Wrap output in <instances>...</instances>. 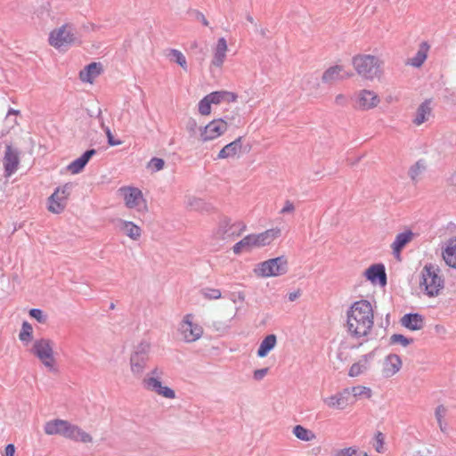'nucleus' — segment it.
Masks as SVG:
<instances>
[{
    "instance_id": "obj_20",
    "label": "nucleus",
    "mask_w": 456,
    "mask_h": 456,
    "mask_svg": "<svg viewBox=\"0 0 456 456\" xmlns=\"http://www.w3.org/2000/svg\"><path fill=\"white\" fill-rule=\"evenodd\" d=\"M227 51L228 45L226 39L224 37L218 38L216 45L213 49L211 65L216 68H221L225 61Z\"/></svg>"
},
{
    "instance_id": "obj_41",
    "label": "nucleus",
    "mask_w": 456,
    "mask_h": 456,
    "mask_svg": "<svg viewBox=\"0 0 456 456\" xmlns=\"http://www.w3.org/2000/svg\"><path fill=\"white\" fill-rule=\"evenodd\" d=\"M97 118H98V119L100 121L101 127L102 128V130L106 134L109 145H110V146L120 145L121 144V141L120 140H116L113 137V135H112L110 128L104 124V120H103V118L102 116V110H101L98 112Z\"/></svg>"
},
{
    "instance_id": "obj_55",
    "label": "nucleus",
    "mask_w": 456,
    "mask_h": 456,
    "mask_svg": "<svg viewBox=\"0 0 456 456\" xmlns=\"http://www.w3.org/2000/svg\"><path fill=\"white\" fill-rule=\"evenodd\" d=\"M300 296V292L297 290V291H293V292H290L289 293L288 295V299L292 302V301H295L297 298H298Z\"/></svg>"
},
{
    "instance_id": "obj_26",
    "label": "nucleus",
    "mask_w": 456,
    "mask_h": 456,
    "mask_svg": "<svg viewBox=\"0 0 456 456\" xmlns=\"http://www.w3.org/2000/svg\"><path fill=\"white\" fill-rule=\"evenodd\" d=\"M117 225L124 234L133 240H139L142 235L141 227L131 221L118 219L117 221Z\"/></svg>"
},
{
    "instance_id": "obj_27",
    "label": "nucleus",
    "mask_w": 456,
    "mask_h": 456,
    "mask_svg": "<svg viewBox=\"0 0 456 456\" xmlns=\"http://www.w3.org/2000/svg\"><path fill=\"white\" fill-rule=\"evenodd\" d=\"M442 256L449 267L456 269V237L450 238L446 241Z\"/></svg>"
},
{
    "instance_id": "obj_21",
    "label": "nucleus",
    "mask_w": 456,
    "mask_h": 456,
    "mask_svg": "<svg viewBox=\"0 0 456 456\" xmlns=\"http://www.w3.org/2000/svg\"><path fill=\"white\" fill-rule=\"evenodd\" d=\"M351 77L350 73L344 70L343 66L334 65L327 69L322 77L323 83L329 84L338 80H343Z\"/></svg>"
},
{
    "instance_id": "obj_53",
    "label": "nucleus",
    "mask_w": 456,
    "mask_h": 456,
    "mask_svg": "<svg viewBox=\"0 0 456 456\" xmlns=\"http://www.w3.org/2000/svg\"><path fill=\"white\" fill-rule=\"evenodd\" d=\"M435 332L439 336H444L447 333V330L444 325L436 324L434 327Z\"/></svg>"
},
{
    "instance_id": "obj_15",
    "label": "nucleus",
    "mask_w": 456,
    "mask_h": 456,
    "mask_svg": "<svg viewBox=\"0 0 456 456\" xmlns=\"http://www.w3.org/2000/svg\"><path fill=\"white\" fill-rule=\"evenodd\" d=\"M227 127L223 118L214 119L200 129V139L203 142L215 140L224 134Z\"/></svg>"
},
{
    "instance_id": "obj_39",
    "label": "nucleus",
    "mask_w": 456,
    "mask_h": 456,
    "mask_svg": "<svg viewBox=\"0 0 456 456\" xmlns=\"http://www.w3.org/2000/svg\"><path fill=\"white\" fill-rule=\"evenodd\" d=\"M19 338L24 346H28L33 339V328L27 321L22 322Z\"/></svg>"
},
{
    "instance_id": "obj_24",
    "label": "nucleus",
    "mask_w": 456,
    "mask_h": 456,
    "mask_svg": "<svg viewBox=\"0 0 456 456\" xmlns=\"http://www.w3.org/2000/svg\"><path fill=\"white\" fill-rule=\"evenodd\" d=\"M424 317L418 313L404 314L401 319V324L410 330H419L424 327Z\"/></svg>"
},
{
    "instance_id": "obj_64",
    "label": "nucleus",
    "mask_w": 456,
    "mask_h": 456,
    "mask_svg": "<svg viewBox=\"0 0 456 456\" xmlns=\"http://www.w3.org/2000/svg\"><path fill=\"white\" fill-rule=\"evenodd\" d=\"M362 456H369L367 452H364Z\"/></svg>"
},
{
    "instance_id": "obj_50",
    "label": "nucleus",
    "mask_w": 456,
    "mask_h": 456,
    "mask_svg": "<svg viewBox=\"0 0 456 456\" xmlns=\"http://www.w3.org/2000/svg\"><path fill=\"white\" fill-rule=\"evenodd\" d=\"M334 102L338 106L346 107L348 104V98L346 95L339 94L336 95Z\"/></svg>"
},
{
    "instance_id": "obj_56",
    "label": "nucleus",
    "mask_w": 456,
    "mask_h": 456,
    "mask_svg": "<svg viewBox=\"0 0 456 456\" xmlns=\"http://www.w3.org/2000/svg\"><path fill=\"white\" fill-rule=\"evenodd\" d=\"M191 207H195L197 208H199L202 204V200H200V199H192L190 203H189Z\"/></svg>"
},
{
    "instance_id": "obj_22",
    "label": "nucleus",
    "mask_w": 456,
    "mask_h": 456,
    "mask_svg": "<svg viewBox=\"0 0 456 456\" xmlns=\"http://www.w3.org/2000/svg\"><path fill=\"white\" fill-rule=\"evenodd\" d=\"M366 278L372 283H379L382 286L387 284V274L383 265H373L365 272Z\"/></svg>"
},
{
    "instance_id": "obj_63",
    "label": "nucleus",
    "mask_w": 456,
    "mask_h": 456,
    "mask_svg": "<svg viewBox=\"0 0 456 456\" xmlns=\"http://www.w3.org/2000/svg\"><path fill=\"white\" fill-rule=\"evenodd\" d=\"M224 232H223L222 239H224Z\"/></svg>"
},
{
    "instance_id": "obj_43",
    "label": "nucleus",
    "mask_w": 456,
    "mask_h": 456,
    "mask_svg": "<svg viewBox=\"0 0 456 456\" xmlns=\"http://www.w3.org/2000/svg\"><path fill=\"white\" fill-rule=\"evenodd\" d=\"M211 104L208 95L204 96L199 102V112L203 116L209 115L211 113Z\"/></svg>"
},
{
    "instance_id": "obj_44",
    "label": "nucleus",
    "mask_w": 456,
    "mask_h": 456,
    "mask_svg": "<svg viewBox=\"0 0 456 456\" xmlns=\"http://www.w3.org/2000/svg\"><path fill=\"white\" fill-rule=\"evenodd\" d=\"M413 342L412 338H408L402 334H393L390 337V343L391 344H401L403 346L406 347L410 344Z\"/></svg>"
},
{
    "instance_id": "obj_37",
    "label": "nucleus",
    "mask_w": 456,
    "mask_h": 456,
    "mask_svg": "<svg viewBox=\"0 0 456 456\" xmlns=\"http://www.w3.org/2000/svg\"><path fill=\"white\" fill-rule=\"evenodd\" d=\"M427 165L424 159H419L409 168V176L413 183H417L419 180V176L426 170Z\"/></svg>"
},
{
    "instance_id": "obj_3",
    "label": "nucleus",
    "mask_w": 456,
    "mask_h": 456,
    "mask_svg": "<svg viewBox=\"0 0 456 456\" xmlns=\"http://www.w3.org/2000/svg\"><path fill=\"white\" fill-rule=\"evenodd\" d=\"M440 273V268L433 264H427L421 271L419 287L429 297L438 296L444 287V280Z\"/></svg>"
},
{
    "instance_id": "obj_61",
    "label": "nucleus",
    "mask_w": 456,
    "mask_h": 456,
    "mask_svg": "<svg viewBox=\"0 0 456 456\" xmlns=\"http://www.w3.org/2000/svg\"><path fill=\"white\" fill-rule=\"evenodd\" d=\"M197 45H198L197 42H193L192 45H191V46H193V47H197Z\"/></svg>"
},
{
    "instance_id": "obj_19",
    "label": "nucleus",
    "mask_w": 456,
    "mask_h": 456,
    "mask_svg": "<svg viewBox=\"0 0 456 456\" xmlns=\"http://www.w3.org/2000/svg\"><path fill=\"white\" fill-rule=\"evenodd\" d=\"M402 368V360L399 355L390 354L384 359L382 373L385 378L395 376Z\"/></svg>"
},
{
    "instance_id": "obj_40",
    "label": "nucleus",
    "mask_w": 456,
    "mask_h": 456,
    "mask_svg": "<svg viewBox=\"0 0 456 456\" xmlns=\"http://www.w3.org/2000/svg\"><path fill=\"white\" fill-rule=\"evenodd\" d=\"M167 57H169L174 62L177 63L183 70L186 71L188 69L186 58L180 50L169 49Z\"/></svg>"
},
{
    "instance_id": "obj_45",
    "label": "nucleus",
    "mask_w": 456,
    "mask_h": 456,
    "mask_svg": "<svg viewBox=\"0 0 456 456\" xmlns=\"http://www.w3.org/2000/svg\"><path fill=\"white\" fill-rule=\"evenodd\" d=\"M376 444L374 445L375 450L379 453H383L385 452V437L381 432H378L375 435Z\"/></svg>"
},
{
    "instance_id": "obj_25",
    "label": "nucleus",
    "mask_w": 456,
    "mask_h": 456,
    "mask_svg": "<svg viewBox=\"0 0 456 456\" xmlns=\"http://www.w3.org/2000/svg\"><path fill=\"white\" fill-rule=\"evenodd\" d=\"M242 149V137L240 136L232 142L226 144L221 149L217 157L215 159H224L234 158L239 154Z\"/></svg>"
},
{
    "instance_id": "obj_12",
    "label": "nucleus",
    "mask_w": 456,
    "mask_h": 456,
    "mask_svg": "<svg viewBox=\"0 0 456 456\" xmlns=\"http://www.w3.org/2000/svg\"><path fill=\"white\" fill-rule=\"evenodd\" d=\"M352 101L354 108L361 111L373 110L380 103V98L378 94L369 89L356 91L352 97Z\"/></svg>"
},
{
    "instance_id": "obj_42",
    "label": "nucleus",
    "mask_w": 456,
    "mask_h": 456,
    "mask_svg": "<svg viewBox=\"0 0 456 456\" xmlns=\"http://www.w3.org/2000/svg\"><path fill=\"white\" fill-rule=\"evenodd\" d=\"M201 295L209 300L219 299L222 297V293L218 289L204 288L200 290Z\"/></svg>"
},
{
    "instance_id": "obj_1",
    "label": "nucleus",
    "mask_w": 456,
    "mask_h": 456,
    "mask_svg": "<svg viewBox=\"0 0 456 456\" xmlns=\"http://www.w3.org/2000/svg\"><path fill=\"white\" fill-rule=\"evenodd\" d=\"M374 326V310L370 301L361 299L353 303L346 311V331L360 342L368 341Z\"/></svg>"
},
{
    "instance_id": "obj_7",
    "label": "nucleus",
    "mask_w": 456,
    "mask_h": 456,
    "mask_svg": "<svg viewBox=\"0 0 456 456\" xmlns=\"http://www.w3.org/2000/svg\"><path fill=\"white\" fill-rule=\"evenodd\" d=\"M151 343L148 340L139 342L129 358L131 372L135 375H141L147 367L151 359Z\"/></svg>"
},
{
    "instance_id": "obj_33",
    "label": "nucleus",
    "mask_w": 456,
    "mask_h": 456,
    "mask_svg": "<svg viewBox=\"0 0 456 456\" xmlns=\"http://www.w3.org/2000/svg\"><path fill=\"white\" fill-rule=\"evenodd\" d=\"M277 337L274 334L267 335L260 343L256 354L260 358L265 357L276 346Z\"/></svg>"
},
{
    "instance_id": "obj_30",
    "label": "nucleus",
    "mask_w": 456,
    "mask_h": 456,
    "mask_svg": "<svg viewBox=\"0 0 456 456\" xmlns=\"http://www.w3.org/2000/svg\"><path fill=\"white\" fill-rule=\"evenodd\" d=\"M430 105L431 100L428 99L421 102V104L418 107L415 117L412 119V123L415 126H420L428 120L432 113Z\"/></svg>"
},
{
    "instance_id": "obj_2",
    "label": "nucleus",
    "mask_w": 456,
    "mask_h": 456,
    "mask_svg": "<svg viewBox=\"0 0 456 456\" xmlns=\"http://www.w3.org/2000/svg\"><path fill=\"white\" fill-rule=\"evenodd\" d=\"M280 235L281 230L279 228L268 229L260 233L248 234L234 244L232 247L233 253L239 255L243 251H250L254 248L268 246Z\"/></svg>"
},
{
    "instance_id": "obj_23",
    "label": "nucleus",
    "mask_w": 456,
    "mask_h": 456,
    "mask_svg": "<svg viewBox=\"0 0 456 456\" xmlns=\"http://www.w3.org/2000/svg\"><path fill=\"white\" fill-rule=\"evenodd\" d=\"M96 154V150L90 149L85 151L79 158L70 162L67 169L71 174H79L86 166L90 159Z\"/></svg>"
},
{
    "instance_id": "obj_5",
    "label": "nucleus",
    "mask_w": 456,
    "mask_h": 456,
    "mask_svg": "<svg viewBox=\"0 0 456 456\" xmlns=\"http://www.w3.org/2000/svg\"><path fill=\"white\" fill-rule=\"evenodd\" d=\"M164 375L163 368L155 366L143 378L142 384L147 391L155 393L156 395L167 399H175V392L173 388L166 386L162 382Z\"/></svg>"
},
{
    "instance_id": "obj_6",
    "label": "nucleus",
    "mask_w": 456,
    "mask_h": 456,
    "mask_svg": "<svg viewBox=\"0 0 456 456\" xmlns=\"http://www.w3.org/2000/svg\"><path fill=\"white\" fill-rule=\"evenodd\" d=\"M289 271L287 256H280L259 263L255 268V273L263 278L278 277Z\"/></svg>"
},
{
    "instance_id": "obj_62",
    "label": "nucleus",
    "mask_w": 456,
    "mask_h": 456,
    "mask_svg": "<svg viewBox=\"0 0 456 456\" xmlns=\"http://www.w3.org/2000/svg\"><path fill=\"white\" fill-rule=\"evenodd\" d=\"M222 230H223L222 227L218 228V232H217L219 233Z\"/></svg>"
},
{
    "instance_id": "obj_52",
    "label": "nucleus",
    "mask_w": 456,
    "mask_h": 456,
    "mask_svg": "<svg viewBox=\"0 0 456 456\" xmlns=\"http://www.w3.org/2000/svg\"><path fill=\"white\" fill-rule=\"evenodd\" d=\"M295 211V206L293 202L290 200H286L283 208L281 209L280 213L284 215L287 213H293Z\"/></svg>"
},
{
    "instance_id": "obj_29",
    "label": "nucleus",
    "mask_w": 456,
    "mask_h": 456,
    "mask_svg": "<svg viewBox=\"0 0 456 456\" xmlns=\"http://www.w3.org/2000/svg\"><path fill=\"white\" fill-rule=\"evenodd\" d=\"M102 64L92 62L86 66L79 73V77L83 82L92 84L94 80L101 74Z\"/></svg>"
},
{
    "instance_id": "obj_59",
    "label": "nucleus",
    "mask_w": 456,
    "mask_h": 456,
    "mask_svg": "<svg viewBox=\"0 0 456 456\" xmlns=\"http://www.w3.org/2000/svg\"><path fill=\"white\" fill-rule=\"evenodd\" d=\"M20 113V110H14V109H10L7 112V116H10V115H18Z\"/></svg>"
},
{
    "instance_id": "obj_13",
    "label": "nucleus",
    "mask_w": 456,
    "mask_h": 456,
    "mask_svg": "<svg viewBox=\"0 0 456 456\" xmlns=\"http://www.w3.org/2000/svg\"><path fill=\"white\" fill-rule=\"evenodd\" d=\"M70 186L66 183L57 187L54 192L48 199V210L54 214L61 213L67 205Z\"/></svg>"
},
{
    "instance_id": "obj_9",
    "label": "nucleus",
    "mask_w": 456,
    "mask_h": 456,
    "mask_svg": "<svg viewBox=\"0 0 456 456\" xmlns=\"http://www.w3.org/2000/svg\"><path fill=\"white\" fill-rule=\"evenodd\" d=\"M77 40L76 28L70 23L52 30L49 34V44L58 50H64L74 45Z\"/></svg>"
},
{
    "instance_id": "obj_57",
    "label": "nucleus",
    "mask_w": 456,
    "mask_h": 456,
    "mask_svg": "<svg viewBox=\"0 0 456 456\" xmlns=\"http://www.w3.org/2000/svg\"><path fill=\"white\" fill-rule=\"evenodd\" d=\"M447 182L449 184L456 186V170L448 177Z\"/></svg>"
},
{
    "instance_id": "obj_54",
    "label": "nucleus",
    "mask_w": 456,
    "mask_h": 456,
    "mask_svg": "<svg viewBox=\"0 0 456 456\" xmlns=\"http://www.w3.org/2000/svg\"><path fill=\"white\" fill-rule=\"evenodd\" d=\"M15 447L12 444H9L5 446L4 456H14Z\"/></svg>"
},
{
    "instance_id": "obj_28",
    "label": "nucleus",
    "mask_w": 456,
    "mask_h": 456,
    "mask_svg": "<svg viewBox=\"0 0 456 456\" xmlns=\"http://www.w3.org/2000/svg\"><path fill=\"white\" fill-rule=\"evenodd\" d=\"M429 49L430 45H428V42H421L417 53L414 54L413 57L407 61V64L414 68L421 67L428 58Z\"/></svg>"
},
{
    "instance_id": "obj_35",
    "label": "nucleus",
    "mask_w": 456,
    "mask_h": 456,
    "mask_svg": "<svg viewBox=\"0 0 456 456\" xmlns=\"http://www.w3.org/2000/svg\"><path fill=\"white\" fill-rule=\"evenodd\" d=\"M372 356H373V353H369L362 356L363 362L360 361L358 362L352 364V366L350 367V369L348 370V376L354 378V377H358L359 375H361L364 370H367V362L370 359L372 358Z\"/></svg>"
},
{
    "instance_id": "obj_58",
    "label": "nucleus",
    "mask_w": 456,
    "mask_h": 456,
    "mask_svg": "<svg viewBox=\"0 0 456 456\" xmlns=\"http://www.w3.org/2000/svg\"><path fill=\"white\" fill-rule=\"evenodd\" d=\"M197 126V123L194 119L190 120L188 124V128L190 131H193Z\"/></svg>"
},
{
    "instance_id": "obj_18",
    "label": "nucleus",
    "mask_w": 456,
    "mask_h": 456,
    "mask_svg": "<svg viewBox=\"0 0 456 456\" xmlns=\"http://www.w3.org/2000/svg\"><path fill=\"white\" fill-rule=\"evenodd\" d=\"M414 238V233L411 230H405L399 232L391 244L392 253L397 260H401L402 249L411 242Z\"/></svg>"
},
{
    "instance_id": "obj_31",
    "label": "nucleus",
    "mask_w": 456,
    "mask_h": 456,
    "mask_svg": "<svg viewBox=\"0 0 456 456\" xmlns=\"http://www.w3.org/2000/svg\"><path fill=\"white\" fill-rule=\"evenodd\" d=\"M212 104H219L221 102H234L238 99V95L229 91H215L207 94Z\"/></svg>"
},
{
    "instance_id": "obj_36",
    "label": "nucleus",
    "mask_w": 456,
    "mask_h": 456,
    "mask_svg": "<svg viewBox=\"0 0 456 456\" xmlns=\"http://www.w3.org/2000/svg\"><path fill=\"white\" fill-rule=\"evenodd\" d=\"M349 390V395H351L352 400H354V403L362 398L370 399L372 396V391L370 387L364 386H354L352 387H346Z\"/></svg>"
},
{
    "instance_id": "obj_16",
    "label": "nucleus",
    "mask_w": 456,
    "mask_h": 456,
    "mask_svg": "<svg viewBox=\"0 0 456 456\" xmlns=\"http://www.w3.org/2000/svg\"><path fill=\"white\" fill-rule=\"evenodd\" d=\"M62 436L77 443L89 444L93 441V437L90 434L68 420L67 426L63 429Z\"/></svg>"
},
{
    "instance_id": "obj_60",
    "label": "nucleus",
    "mask_w": 456,
    "mask_h": 456,
    "mask_svg": "<svg viewBox=\"0 0 456 456\" xmlns=\"http://www.w3.org/2000/svg\"><path fill=\"white\" fill-rule=\"evenodd\" d=\"M247 20H248L250 23H253V22H254V19H253V17H252V16H250V15H248V16H247Z\"/></svg>"
},
{
    "instance_id": "obj_48",
    "label": "nucleus",
    "mask_w": 456,
    "mask_h": 456,
    "mask_svg": "<svg viewBox=\"0 0 456 456\" xmlns=\"http://www.w3.org/2000/svg\"><path fill=\"white\" fill-rule=\"evenodd\" d=\"M337 456H358V449L355 447H347L339 450Z\"/></svg>"
},
{
    "instance_id": "obj_49",
    "label": "nucleus",
    "mask_w": 456,
    "mask_h": 456,
    "mask_svg": "<svg viewBox=\"0 0 456 456\" xmlns=\"http://www.w3.org/2000/svg\"><path fill=\"white\" fill-rule=\"evenodd\" d=\"M268 371H269L268 368H262V369L256 370L253 372V378L255 380L260 381L266 376Z\"/></svg>"
},
{
    "instance_id": "obj_51",
    "label": "nucleus",
    "mask_w": 456,
    "mask_h": 456,
    "mask_svg": "<svg viewBox=\"0 0 456 456\" xmlns=\"http://www.w3.org/2000/svg\"><path fill=\"white\" fill-rule=\"evenodd\" d=\"M193 13H194L195 19L198 21L201 22V24L203 26L208 27L209 25L208 20H207V18L205 17V15L201 12H200L198 10H195L193 12Z\"/></svg>"
},
{
    "instance_id": "obj_8",
    "label": "nucleus",
    "mask_w": 456,
    "mask_h": 456,
    "mask_svg": "<svg viewBox=\"0 0 456 456\" xmlns=\"http://www.w3.org/2000/svg\"><path fill=\"white\" fill-rule=\"evenodd\" d=\"M177 333L183 342L193 343L203 336L204 329L195 322L193 314H186L178 323Z\"/></svg>"
},
{
    "instance_id": "obj_32",
    "label": "nucleus",
    "mask_w": 456,
    "mask_h": 456,
    "mask_svg": "<svg viewBox=\"0 0 456 456\" xmlns=\"http://www.w3.org/2000/svg\"><path fill=\"white\" fill-rule=\"evenodd\" d=\"M67 426V420L55 419L45 422L44 431L48 436L63 435V429Z\"/></svg>"
},
{
    "instance_id": "obj_46",
    "label": "nucleus",
    "mask_w": 456,
    "mask_h": 456,
    "mask_svg": "<svg viewBox=\"0 0 456 456\" xmlns=\"http://www.w3.org/2000/svg\"><path fill=\"white\" fill-rule=\"evenodd\" d=\"M29 315L35 318L39 323H45L47 320V316L39 308H33L29 311Z\"/></svg>"
},
{
    "instance_id": "obj_4",
    "label": "nucleus",
    "mask_w": 456,
    "mask_h": 456,
    "mask_svg": "<svg viewBox=\"0 0 456 456\" xmlns=\"http://www.w3.org/2000/svg\"><path fill=\"white\" fill-rule=\"evenodd\" d=\"M352 64L356 73L363 79L372 81L382 74L380 60L370 54H358L353 57Z\"/></svg>"
},
{
    "instance_id": "obj_14",
    "label": "nucleus",
    "mask_w": 456,
    "mask_h": 456,
    "mask_svg": "<svg viewBox=\"0 0 456 456\" xmlns=\"http://www.w3.org/2000/svg\"><path fill=\"white\" fill-rule=\"evenodd\" d=\"M322 402L329 409L339 411L354 404V400H352L349 390L346 387L334 395L322 398Z\"/></svg>"
},
{
    "instance_id": "obj_38",
    "label": "nucleus",
    "mask_w": 456,
    "mask_h": 456,
    "mask_svg": "<svg viewBox=\"0 0 456 456\" xmlns=\"http://www.w3.org/2000/svg\"><path fill=\"white\" fill-rule=\"evenodd\" d=\"M448 414V409L444 404H439L435 410V417L437 421L438 427L443 433L447 430V422L445 418Z\"/></svg>"
},
{
    "instance_id": "obj_34",
    "label": "nucleus",
    "mask_w": 456,
    "mask_h": 456,
    "mask_svg": "<svg viewBox=\"0 0 456 456\" xmlns=\"http://www.w3.org/2000/svg\"><path fill=\"white\" fill-rule=\"evenodd\" d=\"M292 433L298 440L303 442H311L315 440L317 437L314 431L302 425H296L293 428Z\"/></svg>"
},
{
    "instance_id": "obj_17",
    "label": "nucleus",
    "mask_w": 456,
    "mask_h": 456,
    "mask_svg": "<svg viewBox=\"0 0 456 456\" xmlns=\"http://www.w3.org/2000/svg\"><path fill=\"white\" fill-rule=\"evenodd\" d=\"M20 163L19 153L11 145H7L4 157V176L10 177L18 169Z\"/></svg>"
},
{
    "instance_id": "obj_11",
    "label": "nucleus",
    "mask_w": 456,
    "mask_h": 456,
    "mask_svg": "<svg viewBox=\"0 0 456 456\" xmlns=\"http://www.w3.org/2000/svg\"><path fill=\"white\" fill-rule=\"evenodd\" d=\"M118 194L123 197L125 206L129 209L145 213L148 211L146 200L142 191L133 186H122L118 189Z\"/></svg>"
},
{
    "instance_id": "obj_10",
    "label": "nucleus",
    "mask_w": 456,
    "mask_h": 456,
    "mask_svg": "<svg viewBox=\"0 0 456 456\" xmlns=\"http://www.w3.org/2000/svg\"><path fill=\"white\" fill-rule=\"evenodd\" d=\"M30 353L50 371L55 370L53 343L51 339L45 338L36 339L32 345Z\"/></svg>"
},
{
    "instance_id": "obj_47",
    "label": "nucleus",
    "mask_w": 456,
    "mask_h": 456,
    "mask_svg": "<svg viewBox=\"0 0 456 456\" xmlns=\"http://www.w3.org/2000/svg\"><path fill=\"white\" fill-rule=\"evenodd\" d=\"M165 162L162 159L152 158L149 162V167L153 172H158L164 167Z\"/></svg>"
}]
</instances>
